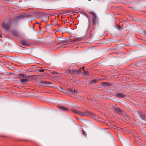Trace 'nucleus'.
<instances>
[{
	"mask_svg": "<svg viewBox=\"0 0 146 146\" xmlns=\"http://www.w3.org/2000/svg\"><path fill=\"white\" fill-rule=\"evenodd\" d=\"M73 111L75 113L80 115L81 116H83L84 115H89L90 114H92L91 112L88 111H86L83 112L76 110H74Z\"/></svg>",
	"mask_w": 146,
	"mask_h": 146,
	"instance_id": "1",
	"label": "nucleus"
},
{
	"mask_svg": "<svg viewBox=\"0 0 146 146\" xmlns=\"http://www.w3.org/2000/svg\"><path fill=\"white\" fill-rule=\"evenodd\" d=\"M94 24L93 23L92 24L90 25V23H89L88 27L87 29V30H89V34L90 35H92V32L94 28Z\"/></svg>",
	"mask_w": 146,
	"mask_h": 146,
	"instance_id": "2",
	"label": "nucleus"
},
{
	"mask_svg": "<svg viewBox=\"0 0 146 146\" xmlns=\"http://www.w3.org/2000/svg\"><path fill=\"white\" fill-rule=\"evenodd\" d=\"M40 84L44 86H49L51 83L50 82H47L45 81H41L40 82Z\"/></svg>",
	"mask_w": 146,
	"mask_h": 146,
	"instance_id": "3",
	"label": "nucleus"
},
{
	"mask_svg": "<svg viewBox=\"0 0 146 146\" xmlns=\"http://www.w3.org/2000/svg\"><path fill=\"white\" fill-rule=\"evenodd\" d=\"M115 96L119 98H124L126 95L123 93H118L115 94Z\"/></svg>",
	"mask_w": 146,
	"mask_h": 146,
	"instance_id": "4",
	"label": "nucleus"
},
{
	"mask_svg": "<svg viewBox=\"0 0 146 146\" xmlns=\"http://www.w3.org/2000/svg\"><path fill=\"white\" fill-rule=\"evenodd\" d=\"M3 29H5L8 30L10 29V24L9 23H5V22L2 24Z\"/></svg>",
	"mask_w": 146,
	"mask_h": 146,
	"instance_id": "5",
	"label": "nucleus"
},
{
	"mask_svg": "<svg viewBox=\"0 0 146 146\" xmlns=\"http://www.w3.org/2000/svg\"><path fill=\"white\" fill-rule=\"evenodd\" d=\"M60 39L59 40V44H63L64 43L66 42H68L69 40H70V38L68 39H61L62 38H59Z\"/></svg>",
	"mask_w": 146,
	"mask_h": 146,
	"instance_id": "6",
	"label": "nucleus"
},
{
	"mask_svg": "<svg viewBox=\"0 0 146 146\" xmlns=\"http://www.w3.org/2000/svg\"><path fill=\"white\" fill-rule=\"evenodd\" d=\"M23 16L22 15L19 16L17 18L14 19V21L12 22V24H16L20 20V18H23Z\"/></svg>",
	"mask_w": 146,
	"mask_h": 146,
	"instance_id": "7",
	"label": "nucleus"
},
{
	"mask_svg": "<svg viewBox=\"0 0 146 146\" xmlns=\"http://www.w3.org/2000/svg\"><path fill=\"white\" fill-rule=\"evenodd\" d=\"M82 69V68H81L78 70H72V74H75L80 73L81 72V70Z\"/></svg>",
	"mask_w": 146,
	"mask_h": 146,
	"instance_id": "8",
	"label": "nucleus"
},
{
	"mask_svg": "<svg viewBox=\"0 0 146 146\" xmlns=\"http://www.w3.org/2000/svg\"><path fill=\"white\" fill-rule=\"evenodd\" d=\"M58 108L60 111H65L69 110L68 108L61 106H58Z\"/></svg>",
	"mask_w": 146,
	"mask_h": 146,
	"instance_id": "9",
	"label": "nucleus"
},
{
	"mask_svg": "<svg viewBox=\"0 0 146 146\" xmlns=\"http://www.w3.org/2000/svg\"><path fill=\"white\" fill-rule=\"evenodd\" d=\"M26 76V75L24 74H19V78L20 79V80L21 79V78H30V76Z\"/></svg>",
	"mask_w": 146,
	"mask_h": 146,
	"instance_id": "10",
	"label": "nucleus"
},
{
	"mask_svg": "<svg viewBox=\"0 0 146 146\" xmlns=\"http://www.w3.org/2000/svg\"><path fill=\"white\" fill-rule=\"evenodd\" d=\"M27 78H25V79H21L20 81V83L22 84H27L28 81V80Z\"/></svg>",
	"mask_w": 146,
	"mask_h": 146,
	"instance_id": "11",
	"label": "nucleus"
},
{
	"mask_svg": "<svg viewBox=\"0 0 146 146\" xmlns=\"http://www.w3.org/2000/svg\"><path fill=\"white\" fill-rule=\"evenodd\" d=\"M102 85L103 87H106L108 86H111V84L109 82H105L102 83Z\"/></svg>",
	"mask_w": 146,
	"mask_h": 146,
	"instance_id": "12",
	"label": "nucleus"
},
{
	"mask_svg": "<svg viewBox=\"0 0 146 146\" xmlns=\"http://www.w3.org/2000/svg\"><path fill=\"white\" fill-rule=\"evenodd\" d=\"M113 107L115 109V111L120 112H122V111L123 112V111L120 108L117 107L116 105H115V106H113Z\"/></svg>",
	"mask_w": 146,
	"mask_h": 146,
	"instance_id": "13",
	"label": "nucleus"
},
{
	"mask_svg": "<svg viewBox=\"0 0 146 146\" xmlns=\"http://www.w3.org/2000/svg\"><path fill=\"white\" fill-rule=\"evenodd\" d=\"M140 117L141 119L145 121L146 120V118L144 113H142L140 114Z\"/></svg>",
	"mask_w": 146,
	"mask_h": 146,
	"instance_id": "14",
	"label": "nucleus"
},
{
	"mask_svg": "<svg viewBox=\"0 0 146 146\" xmlns=\"http://www.w3.org/2000/svg\"><path fill=\"white\" fill-rule=\"evenodd\" d=\"M22 45L24 46H27L28 45V42L25 40H23L21 41Z\"/></svg>",
	"mask_w": 146,
	"mask_h": 146,
	"instance_id": "15",
	"label": "nucleus"
},
{
	"mask_svg": "<svg viewBox=\"0 0 146 146\" xmlns=\"http://www.w3.org/2000/svg\"><path fill=\"white\" fill-rule=\"evenodd\" d=\"M11 34L13 35L16 36H19L16 30H13L11 32Z\"/></svg>",
	"mask_w": 146,
	"mask_h": 146,
	"instance_id": "16",
	"label": "nucleus"
},
{
	"mask_svg": "<svg viewBox=\"0 0 146 146\" xmlns=\"http://www.w3.org/2000/svg\"><path fill=\"white\" fill-rule=\"evenodd\" d=\"M48 17H43L42 18V21L43 22H44L45 23H46L48 22Z\"/></svg>",
	"mask_w": 146,
	"mask_h": 146,
	"instance_id": "17",
	"label": "nucleus"
},
{
	"mask_svg": "<svg viewBox=\"0 0 146 146\" xmlns=\"http://www.w3.org/2000/svg\"><path fill=\"white\" fill-rule=\"evenodd\" d=\"M98 82V80H92L91 82H89V83L91 84H93L97 82Z\"/></svg>",
	"mask_w": 146,
	"mask_h": 146,
	"instance_id": "18",
	"label": "nucleus"
},
{
	"mask_svg": "<svg viewBox=\"0 0 146 146\" xmlns=\"http://www.w3.org/2000/svg\"><path fill=\"white\" fill-rule=\"evenodd\" d=\"M92 21L93 23L96 24L97 23L96 18H93L92 19Z\"/></svg>",
	"mask_w": 146,
	"mask_h": 146,
	"instance_id": "19",
	"label": "nucleus"
},
{
	"mask_svg": "<svg viewBox=\"0 0 146 146\" xmlns=\"http://www.w3.org/2000/svg\"><path fill=\"white\" fill-rule=\"evenodd\" d=\"M57 89L62 92H64L65 91V90L63 89L61 86H58L57 87Z\"/></svg>",
	"mask_w": 146,
	"mask_h": 146,
	"instance_id": "20",
	"label": "nucleus"
},
{
	"mask_svg": "<svg viewBox=\"0 0 146 146\" xmlns=\"http://www.w3.org/2000/svg\"><path fill=\"white\" fill-rule=\"evenodd\" d=\"M83 40L82 38V37H78L76 38V42L80 41Z\"/></svg>",
	"mask_w": 146,
	"mask_h": 146,
	"instance_id": "21",
	"label": "nucleus"
},
{
	"mask_svg": "<svg viewBox=\"0 0 146 146\" xmlns=\"http://www.w3.org/2000/svg\"><path fill=\"white\" fill-rule=\"evenodd\" d=\"M122 113H123V116H124V118L126 119H128V118H129V117H127L126 115V114L125 113H124V111H123V112L122 111V112H121Z\"/></svg>",
	"mask_w": 146,
	"mask_h": 146,
	"instance_id": "22",
	"label": "nucleus"
},
{
	"mask_svg": "<svg viewBox=\"0 0 146 146\" xmlns=\"http://www.w3.org/2000/svg\"><path fill=\"white\" fill-rule=\"evenodd\" d=\"M89 13L92 15L94 17V18H96V15L93 12H90Z\"/></svg>",
	"mask_w": 146,
	"mask_h": 146,
	"instance_id": "23",
	"label": "nucleus"
},
{
	"mask_svg": "<svg viewBox=\"0 0 146 146\" xmlns=\"http://www.w3.org/2000/svg\"><path fill=\"white\" fill-rule=\"evenodd\" d=\"M78 92V91L75 89H74L73 94L74 95L77 94Z\"/></svg>",
	"mask_w": 146,
	"mask_h": 146,
	"instance_id": "24",
	"label": "nucleus"
},
{
	"mask_svg": "<svg viewBox=\"0 0 146 146\" xmlns=\"http://www.w3.org/2000/svg\"><path fill=\"white\" fill-rule=\"evenodd\" d=\"M84 74L85 76L88 75L89 74V72L88 71H84Z\"/></svg>",
	"mask_w": 146,
	"mask_h": 146,
	"instance_id": "25",
	"label": "nucleus"
},
{
	"mask_svg": "<svg viewBox=\"0 0 146 146\" xmlns=\"http://www.w3.org/2000/svg\"><path fill=\"white\" fill-rule=\"evenodd\" d=\"M82 133L85 136L87 135V133L86 131H85L84 130L82 131Z\"/></svg>",
	"mask_w": 146,
	"mask_h": 146,
	"instance_id": "26",
	"label": "nucleus"
},
{
	"mask_svg": "<svg viewBox=\"0 0 146 146\" xmlns=\"http://www.w3.org/2000/svg\"><path fill=\"white\" fill-rule=\"evenodd\" d=\"M69 90L72 94H73L74 89H72L71 88H69Z\"/></svg>",
	"mask_w": 146,
	"mask_h": 146,
	"instance_id": "27",
	"label": "nucleus"
},
{
	"mask_svg": "<svg viewBox=\"0 0 146 146\" xmlns=\"http://www.w3.org/2000/svg\"><path fill=\"white\" fill-rule=\"evenodd\" d=\"M120 131H123L124 132H125L126 131L125 129H124L122 128H120Z\"/></svg>",
	"mask_w": 146,
	"mask_h": 146,
	"instance_id": "28",
	"label": "nucleus"
},
{
	"mask_svg": "<svg viewBox=\"0 0 146 146\" xmlns=\"http://www.w3.org/2000/svg\"><path fill=\"white\" fill-rule=\"evenodd\" d=\"M117 28L119 30H120L122 29V28L119 25H118L117 26Z\"/></svg>",
	"mask_w": 146,
	"mask_h": 146,
	"instance_id": "29",
	"label": "nucleus"
},
{
	"mask_svg": "<svg viewBox=\"0 0 146 146\" xmlns=\"http://www.w3.org/2000/svg\"><path fill=\"white\" fill-rule=\"evenodd\" d=\"M44 69H40L39 70V72H44Z\"/></svg>",
	"mask_w": 146,
	"mask_h": 146,
	"instance_id": "30",
	"label": "nucleus"
},
{
	"mask_svg": "<svg viewBox=\"0 0 146 146\" xmlns=\"http://www.w3.org/2000/svg\"><path fill=\"white\" fill-rule=\"evenodd\" d=\"M67 72L71 73L72 74V70L70 69H69L67 70Z\"/></svg>",
	"mask_w": 146,
	"mask_h": 146,
	"instance_id": "31",
	"label": "nucleus"
},
{
	"mask_svg": "<svg viewBox=\"0 0 146 146\" xmlns=\"http://www.w3.org/2000/svg\"><path fill=\"white\" fill-rule=\"evenodd\" d=\"M52 73L53 74H58V73L57 72H56L55 71H53L52 72Z\"/></svg>",
	"mask_w": 146,
	"mask_h": 146,
	"instance_id": "32",
	"label": "nucleus"
},
{
	"mask_svg": "<svg viewBox=\"0 0 146 146\" xmlns=\"http://www.w3.org/2000/svg\"><path fill=\"white\" fill-rule=\"evenodd\" d=\"M76 42V38H75V39H74V40H73V42H72L71 43H74Z\"/></svg>",
	"mask_w": 146,
	"mask_h": 146,
	"instance_id": "33",
	"label": "nucleus"
},
{
	"mask_svg": "<svg viewBox=\"0 0 146 146\" xmlns=\"http://www.w3.org/2000/svg\"><path fill=\"white\" fill-rule=\"evenodd\" d=\"M66 45V44L62 45L61 46L62 47V48H64V47H65V46Z\"/></svg>",
	"mask_w": 146,
	"mask_h": 146,
	"instance_id": "34",
	"label": "nucleus"
},
{
	"mask_svg": "<svg viewBox=\"0 0 146 146\" xmlns=\"http://www.w3.org/2000/svg\"><path fill=\"white\" fill-rule=\"evenodd\" d=\"M144 34L145 36H146V31H144Z\"/></svg>",
	"mask_w": 146,
	"mask_h": 146,
	"instance_id": "35",
	"label": "nucleus"
},
{
	"mask_svg": "<svg viewBox=\"0 0 146 146\" xmlns=\"http://www.w3.org/2000/svg\"><path fill=\"white\" fill-rule=\"evenodd\" d=\"M2 37H3V36H2V35L0 33V38H2Z\"/></svg>",
	"mask_w": 146,
	"mask_h": 146,
	"instance_id": "36",
	"label": "nucleus"
},
{
	"mask_svg": "<svg viewBox=\"0 0 146 146\" xmlns=\"http://www.w3.org/2000/svg\"><path fill=\"white\" fill-rule=\"evenodd\" d=\"M85 16L86 17H88V15H87L85 14Z\"/></svg>",
	"mask_w": 146,
	"mask_h": 146,
	"instance_id": "37",
	"label": "nucleus"
},
{
	"mask_svg": "<svg viewBox=\"0 0 146 146\" xmlns=\"http://www.w3.org/2000/svg\"><path fill=\"white\" fill-rule=\"evenodd\" d=\"M67 19H68V18H67V19H66V23H67V22H67Z\"/></svg>",
	"mask_w": 146,
	"mask_h": 146,
	"instance_id": "38",
	"label": "nucleus"
},
{
	"mask_svg": "<svg viewBox=\"0 0 146 146\" xmlns=\"http://www.w3.org/2000/svg\"><path fill=\"white\" fill-rule=\"evenodd\" d=\"M84 67H82V69H83V70H84Z\"/></svg>",
	"mask_w": 146,
	"mask_h": 146,
	"instance_id": "39",
	"label": "nucleus"
},
{
	"mask_svg": "<svg viewBox=\"0 0 146 146\" xmlns=\"http://www.w3.org/2000/svg\"><path fill=\"white\" fill-rule=\"evenodd\" d=\"M39 28L40 29H41V27H39Z\"/></svg>",
	"mask_w": 146,
	"mask_h": 146,
	"instance_id": "40",
	"label": "nucleus"
},
{
	"mask_svg": "<svg viewBox=\"0 0 146 146\" xmlns=\"http://www.w3.org/2000/svg\"><path fill=\"white\" fill-rule=\"evenodd\" d=\"M117 134H118V135L119 136V134H118V133H117Z\"/></svg>",
	"mask_w": 146,
	"mask_h": 146,
	"instance_id": "41",
	"label": "nucleus"
},
{
	"mask_svg": "<svg viewBox=\"0 0 146 146\" xmlns=\"http://www.w3.org/2000/svg\"><path fill=\"white\" fill-rule=\"evenodd\" d=\"M117 134H118V135L119 136V134H118V133H117Z\"/></svg>",
	"mask_w": 146,
	"mask_h": 146,
	"instance_id": "42",
	"label": "nucleus"
},
{
	"mask_svg": "<svg viewBox=\"0 0 146 146\" xmlns=\"http://www.w3.org/2000/svg\"><path fill=\"white\" fill-rule=\"evenodd\" d=\"M39 24L40 25L41 24V23H39Z\"/></svg>",
	"mask_w": 146,
	"mask_h": 146,
	"instance_id": "43",
	"label": "nucleus"
},
{
	"mask_svg": "<svg viewBox=\"0 0 146 146\" xmlns=\"http://www.w3.org/2000/svg\"><path fill=\"white\" fill-rule=\"evenodd\" d=\"M44 9H46L45 8H44Z\"/></svg>",
	"mask_w": 146,
	"mask_h": 146,
	"instance_id": "44",
	"label": "nucleus"
},
{
	"mask_svg": "<svg viewBox=\"0 0 146 146\" xmlns=\"http://www.w3.org/2000/svg\"><path fill=\"white\" fill-rule=\"evenodd\" d=\"M88 0V1H91V0Z\"/></svg>",
	"mask_w": 146,
	"mask_h": 146,
	"instance_id": "45",
	"label": "nucleus"
},
{
	"mask_svg": "<svg viewBox=\"0 0 146 146\" xmlns=\"http://www.w3.org/2000/svg\"><path fill=\"white\" fill-rule=\"evenodd\" d=\"M78 46L76 47V48H78Z\"/></svg>",
	"mask_w": 146,
	"mask_h": 146,
	"instance_id": "46",
	"label": "nucleus"
}]
</instances>
